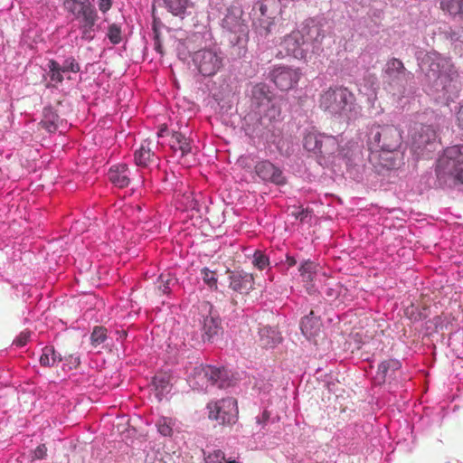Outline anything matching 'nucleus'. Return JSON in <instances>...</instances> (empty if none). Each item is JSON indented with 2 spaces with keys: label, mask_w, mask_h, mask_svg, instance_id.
<instances>
[{
  "label": "nucleus",
  "mask_w": 463,
  "mask_h": 463,
  "mask_svg": "<svg viewBox=\"0 0 463 463\" xmlns=\"http://www.w3.org/2000/svg\"><path fill=\"white\" fill-rule=\"evenodd\" d=\"M169 375L165 373H160L154 376L152 383L157 392V396H162L169 392Z\"/></svg>",
  "instance_id": "7c9ffc66"
},
{
  "label": "nucleus",
  "mask_w": 463,
  "mask_h": 463,
  "mask_svg": "<svg viewBox=\"0 0 463 463\" xmlns=\"http://www.w3.org/2000/svg\"><path fill=\"white\" fill-rule=\"evenodd\" d=\"M355 106L354 94L342 85L331 86L322 90L318 97L319 109L336 118H349Z\"/></svg>",
  "instance_id": "f03ea898"
},
{
  "label": "nucleus",
  "mask_w": 463,
  "mask_h": 463,
  "mask_svg": "<svg viewBox=\"0 0 463 463\" xmlns=\"http://www.w3.org/2000/svg\"><path fill=\"white\" fill-rule=\"evenodd\" d=\"M242 11L237 7H232L227 10V14L222 19V28L229 33V41L233 46H238V54L245 52L246 44L249 40V29L247 24L241 19Z\"/></svg>",
  "instance_id": "7ed1b4c3"
},
{
  "label": "nucleus",
  "mask_w": 463,
  "mask_h": 463,
  "mask_svg": "<svg viewBox=\"0 0 463 463\" xmlns=\"http://www.w3.org/2000/svg\"><path fill=\"white\" fill-rule=\"evenodd\" d=\"M204 463H239L235 460H226L224 452L221 449L213 450L204 458Z\"/></svg>",
  "instance_id": "c9c22d12"
},
{
  "label": "nucleus",
  "mask_w": 463,
  "mask_h": 463,
  "mask_svg": "<svg viewBox=\"0 0 463 463\" xmlns=\"http://www.w3.org/2000/svg\"><path fill=\"white\" fill-rule=\"evenodd\" d=\"M93 305V307H89V310L95 309L100 312L105 307L104 301L99 298L96 294L89 292V306Z\"/></svg>",
  "instance_id": "a19ab883"
},
{
  "label": "nucleus",
  "mask_w": 463,
  "mask_h": 463,
  "mask_svg": "<svg viewBox=\"0 0 463 463\" xmlns=\"http://www.w3.org/2000/svg\"><path fill=\"white\" fill-rule=\"evenodd\" d=\"M400 130L393 125H373L370 129L369 144L372 149L392 153L402 145Z\"/></svg>",
  "instance_id": "20e7f679"
},
{
  "label": "nucleus",
  "mask_w": 463,
  "mask_h": 463,
  "mask_svg": "<svg viewBox=\"0 0 463 463\" xmlns=\"http://www.w3.org/2000/svg\"><path fill=\"white\" fill-rule=\"evenodd\" d=\"M229 288L235 293L232 299L233 305L241 304L244 297L254 288V278L250 273L231 271Z\"/></svg>",
  "instance_id": "9d476101"
},
{
  "label": "nucleus",
  "mask_w": 463,
  "mask_h": 463,
  "mask_svg": "<svg viewBox=\"0 0 463 463\" xmlns=\"http://www.w3.org/2000/svg\"><path fill=\"white\" fill-rule=\"evenodd\" d=\"M321 134H314L309 133L304 138V146L307 150L314 152L316 154L319 153V145H320V137Z\"/></svg>",
  "instance_id": "473e14b6"
},
{
  "label": "nucleus",
  "mask_w": 463,
  "mask_h": 463,
  "mask_svg": "<svg viewBox=\"0 0 463 463\" xmlns=\"http://www.w3.org/2000/svg\"><path fill=\"white\" fill-rule=\"evenodd\" d=\"M48 69V76L50 77L51 81L53 83H47V88L51 86H55V84L62 82L64 79L63 74L65 72H63L61 64L58 61L54 60L49 61Z\"/></svg>",
  "instance_id": "c756f323"
},
{
  "label": "nucleus",
  "mask_w": 463,
  "mask_h": 463,
  "mask_svg": "<svg viewBox=\"0 0 463 463\" xmlns=\"http://www.w3.org/2000/svg\"><path fill=\"white\" fill-rule=\"evenodd\" d=\"M107 37L112 44H118L122 41L121 26L117 24H109Z\"/></svg>",
  "instance_id": "f704fd0d"
},
{
  "label": "nucleus",
  "mask_w": 463,
  "mask_h": 463,
  "mask_svg": "<svg viewBox=\"0 0 463 463\" xmlns=\"http://www.w3.org/2000/svg\"><path fill=\"white\" fill-rule=\"evenodd\" d=\"M260 341L265 347H273L281 342V336L277 329L269 326H263L260 329Z\"/></svg>",
  "instance_id": "393cba45"
},
{
  "label": "nucleus",
  "mask_w": 463,
  "mask_h": 463,
  "mask_svg": "<svg viewBox=\"0 0 463 463\" xmlns=\"http://www.w3.org/2000/svg\"><path fill=\"white\" fill-rule=\"evenodd\" d=\"M108 339V329L103 326H95L90 334V345L94 348H104Z\"/></svg>",
  "instance_id": "c85d7f7f"
},
{
  "label": "nucleus",
  "mask_w": 463,
  "mask_h": 463,
  "mask_svg": "<svg viewBox=\"0 0 463 463\" xmlns=\"http://www.w3.org/2000/svg\"><path fill=\"white\" fill-rule=\"evenodd\" d=\"M286 262L289 267H293L297 264V260L293 256L287 255Z\"/></svg>",
  "instance_id": "5fc2aeb1"
},
{
  "label": "nucleus",
  "mask_w": 463,
  "mask_h": 463,
  "mask_svg": "<svg viewBox=\"0 0 463 463\" xmlns=\"http://www.w3.org/2000/svg\"><path fill=\"white\" fill-rule=\"evenodd\" d=\"M187 0H165L169 11L174 15H179L184 13Z\"/></svg>",
  "instance_id": "72a5a7b5"
},
{
  "label": "nucleus",
  "mask_w": 463,
  "mask_h": 463,
  "mask_svg": "<svg viewBox=\"0 0 463 463\" xmlns=\"http://www.w3.org/2000/svg\"><path fill=\"white\" fill-rule=\"evenodd\" d=\"M157 429H158V431L163 435V436H171L172 434V427L170 426V422L168 421V420L166 418H162L160 419L158 421H157Z\"/></svg>",
  "instance_id": "37998d69"
},
{
  "label": "nucleus",
  "mask_w": 463,
  "mask_h": 463,
  "mask_svg": "<svg viewBox=\"0 0 463 463\" xmlns=\"http://www.w3.org/2000/svg\"><path fill=\"white\" fill-rule=\"evenodd\" d=\"M171 147L181 151L182 156H186L192 150L191 141L184 134L174 132L172 134Z\"/></svg>",
  "instance_id": "bb28decb"
},
{
  "label": "nucleus",
  "mask_w": 463,
  "mask_h": 463,
  "mask_svg": "<svg viewBox=\"0 0 463 463\" xmlns=\"http://www.w3.org/2000/svg\"><path fill=\"white\" fill-rule=\"evenodd\" d=\"M172 281V279L170 278V275H160L158 278L159 285L157 287L158 291L161 294H167L170 291V283Z\"/></svg>",
  "instance_id": "79ce46f5"
},
{
  "label": "nucleus",
  "mask_w": 463,
  "mask_h": 463,
  "mask_svg": "<svg viewBox=\"0 0 463 463\" xmlns=\"http://www.w3.org/2000/svg\"><path fill=\"white\" fill-rule=\"evenodd\" d=\"M271 80L275 85L283 91H287L294 88L301 76L298 69H293L287 66H279L274 68L270 73Z\"/></svg>",
  "instance_id": "f8f14e48"
},
{
  "label": "nucleus",
  "mask_w": 463,
  "mask_h": 463,
  "mask_svg": "<svg viewBox=\"0 0 463 463\" xmlns=\"http://www.w3.org/2000/svg\"><path fill=\"white\" fill-rule=\"evenodd\" d=\"M338 149V141L335 137L322 135L320 137L319 155L326 157L334 155Z\"/></svg>",
  "instance_id": "a878e982"
},
{
  "label": "nucleus",
  "mask_w": 463,
  "mask_h": 463,
  "mask_svg": "<svg viewBox=\"0 0 463 463\" xmlns=\"http://www.w3.org/2000/svg\"><path fill=\"white\" fill-rule=\"evenodd\" d=\"M201 274L203 277V282L211 288L217 289V276L216 272L209 269L208 268H203L201 270Z\"/></svg>",
  "instance_id": "e433bc0d"
},
{
  "label": "nucleus",
  "mask_w": 463,
  "mask_h": 463,
  "mask_svg": "<svg viewBox=\"0 0 463 463\" xmlns=\"http://www.w3.org/2000/svg\"><path fill=\"white\" fill-rule=\"evenodd\" d=\"M224 372L220 368L212 365H199L194 369L190 382L194 389L206 390L208 386L218 384L222 387V377Z\"/></svg>",
  "instance_id": "1a4fd4ad"
},
{
  "label": "nucleus",
  "mask_w": 463,
  "mask_h": 463,
  "mask_svg": "<svg viewBox=\"0 0 463 463\" xmlns=\"http://www.w3.org/2000/svg\"><path fill=\"white\" fill-rule=\"evenodd\" d=\"M61 120L57 112L52 107H46L43 111V118L40 125L43 128L46 129L49 133L55 132Z\"/></svg>",
  "instance_id": "412c9836"
},
{
  "label": "nucleus",
  "mask_w": 463,
  "mask_h": 463,
  "mask_svg": "<svg viewBox=\"0 0 463 463\" xmlns=\"http://www.w3.org/2000/svg\"><path fill=\"white\" fill-rule=\"evenodd\" d=\"M460 47L463 48V28H462V36L460 40Z\"/></svg>",
  "instance_id": "4d7b16f0"
},
{
  "label": "nucleus",
  "mask_w": 463,
  "mask_h": 463,
  "mask_svg": "<svg viewBox=\"0 0 463 463\" xmlns=\"http://www.w3.org/2000/svg\"><path fill=\"white\" fill-rule=\"evenodd\" d=\"M292 215L303 222L310 215V212L307 209H296V211L292 212Z\"/></svg>",
  "instance_id": "09e8293b"
},
{
  "label": "nucleus",
  "mask_w": 463,
  "mask_h": 463,
  "mask_svg": "<svg viewBox=\"0 0 463 463\" xmlns=\"http://www.w3.org/2000/svg\"><path fill=\"white\" fill-rule=\"evenodd\" d=\"M155 159V154L150 147V143L144 141L135 152V162L137 165L146 167Z\"/></svg>",
  "instance_id": "b1692460"
},
{
  "label": "nucleus",
  "mask_w": 463,
  "mask_h": 463,
  "mask_svg": "<svg viewBox=\"0 0 463 463\" xmlns=\"http://www.w3.org/2000/svg\"><path fill=\"white\" fill-rule=\"evenodd\" d=\"M166 131V127L165 126H162L160 130L158 131V137H163L164 136V133Z\"/></svg>",
  "instance_id": "6e6d98bb"
},
{
  "label": "nucleus",
  "mask_w": 463,
  "mask_h": 463,
  "mask_svg": "<svg viewBox=\"0 0 463 463\" xmlns=\"http://www.w3.org/2000/svg\"><path fill=\"white\" fill-rule=\"evenodd\" d=\"M439 9L453 19L463 21V0H439Z\"/></svg>",
  "instance_id": "4be33fe9"
},
{
  "label": "nucleus",
  "mask_w": 463,
  "mask_h": 463,
  "mask_svg": "<svg viewBox=\"0 0 463 463\" xmlns=\"http://www.w3.org/2000/svg\"><path fill=\"white\" fill-rule=\"evenodd\" d=\"M269 419V413L267 411H264L262 412L261 417H258L256 419L257 423L259 424H265Z\"/></svg>",
  "instance_id": "603ef678"
},
{
  "label": "nucleus",
  "mask_w": 463,
  "mask_h": 463,
  "mask_svg": "<svg viewBox=\"0 0 463 463\" xmlns=\"http://www.w3.org/2000/svg\"><path fill=\"white\" fill-rule=\"evenodd\" d=\"M449 463H458V461H452V462H449Z\"/></svg>",
  "instance_id": "bf43d9fd"
},
{
  "label": "nucleus",
  "mask_w": 463,
  "mask_h": 463,
  "mask_svg": "<svg viewBox=\"0 0 463 463\" xmlns=\"http://www.w3.org/2000/svg\"><path fill=\"white\" fill-rule=\"evenodd\" d=\"M33 459H43L46 456L47 448L44 444H41L33 450Z\"/></svg>",
  "instance_id": "de8ad7c7"
},
{
  "label": "nucleus",
  "mask_w": 463,
  "mask_h": 463,
  "mask_svg": "<svg viewBox=\"0 0 463 463\" xmlns=\"http://www.w3.org/2000/svg\"><path fill=\"white\" fill-rule=\"evenodd\" d=\"M462 36V28L458 31L450 29L447 32V38L449 39L452 43H460Z\"/></svg>",
  "instance_id": "49530a36"
},
{
  "label": "nucleus",
  "mask_w": 463,
  "mask_h": 463,
  "mask_svg": "<svg viewBox=\"0 0 463 463\" xmlns=\"http://www.w3.org/2000/svg\"><path fill=\"white\" fill-rule=\"evenodd\" d=\"M193 61L199 72L204 77L215 75L223 65L221 52L213 49H202L194 52Z\"/></svg>",
  "instance_id": "6e6552de"
},
{
  "label": "nucleus",
  "mask_w": 463,
  "mask_h": 463,
  "mask_svg": "<svg viewBox=\"0 0 463 463\" xmlns=\"http://www.w3.org/2000/svg\"><path fill=\"white\" fill-rule=\"evenodd\" d=\"M62 357L61 354H58L53 346H45L43 349V354L40 357V364L43 366H54L61 362Z\"/></svg>",
  "instance_id": "cd10ccee"
},
{
  "label": "nucleus",
  "mask_w": 463,
  "mask_h": 463,
  "mask_svg": "<svg viewBox=\"0 0 463 463\" xmlns=\"http://www.w3.org/2000/svg\"><path fill=\"white\" fill-rule=\"evenodd\" d=\"M266 106L268 109L263 112L261 111L263 116L268 118L270 121L278 120L281 115L280 103L271 99V102Z\"/></svg>",
  "instance_id": "2f4dec72"
},
{
  "label": "nucleus",
  "mask_w": 463,
  "mask_h": 463,
  "mask_svg": "<svg viewBox=\"0 0 463 463\" xmlns=\"http://www.w3.org/2000/svg\"><path fill=\"white\" fill-rule=\"evenodd\" d=\"M298 31L303 35L307 45H311L313 50L320 46L325 37L322 24L312 18L305 20Z\"/></svg>",
  "instance_id": "ddd939ff"
},
{
  "label": "nucleus",
  "mask_w": 463,
  "mask_h": 463,
  "mask_svg": "<svg viewBox=\"0 0 463 463\" xmlns=\"http://www.w3.org/2000/svg\"><path fill=\"white\" fill-rule=\"evenodd\" d=\"M61 67L65 73L68 71L78 72L80 71V65L73 58L66 60Z\"/></svg>",
  "instance_id": "c03bdc74"
},
{
  "label": "nucleus",
  "mask_w": 463,
  "mask_h": 463,
  "mask_svg": "<svg viewBox=\"0 0 463 463\" xmlns=\"http://www.w3.org/2000/svg\"><path fill=\"white\" fill-rule=\"evenodd\" d=\"M198 320L202 326L203 337L207 341H213L222 332V321L214 311L213 305L208 301H202L198 305Z\"/></svg>",
  "instance_id": "423d86ee"
},
{
  "label": "nucleus",
  "mask_w": 463,
  "mask_h": 463,
  "mask_svg": "<svg viewBox=\"0 0 463 463\" xmlns=\"http://www.w3.org/2000/svg\"><path fill=\"white\" fill-rule=\"evenodd\" d=\"M99 162V163H103V162H105V157H102Z\"/></svg>",
  "instance_id": "13d9d810"
},
{
  "label": "nucleus",
  "mask_w": 463,
  "mask_h": 463,
  "mask_svg": "<svg viewBox=\"0 0 463 463\" xmlns=\"http://www.w3.org/2000/svg\"><path fill=\"white\" fill-rule=\"evenodd\" d=\"M89 27L92 26L95 21L98 19V13L94 7L89 5Z\"/></svg>",
  "instance_id": "3c124183"
},
{
  "label": "nucleus",
  "mask_w": 463,
  "mask_h": 463,
  "mask_svg": "<svg viewBox=\"0 0 463 463\" xmlns=\"http://www.w3.org/2000/svg\"><path fill=\"white\" fill-rule=\"evenodd\" d=\"M108 176L109 181L118 188L127 187L130 183L129 170L124 164L111 166Z\"/></svg>",
  "instance_id": "a211bd4d"
},
{
  "label": "nucleus",
  "mask_w": 463,
  "mask_h": 463,
  "mask_svg": "<svg viewBox=\"0 0 463 463\" xmlns=\"http://www.w3.org/2000/svg\"><path fill=\"white\" fill-rule=\"evenodd\" d=\"M321 328V321L318 317L314 316V311L302 318L300 323V329L303 335L311 338L318 335Z\"/></svg>",
  "instance_id": "aec40b11"
},
{
  "label": "nucleus",
  "mask_w": 463,
  "mask_h": 463,
  "mask_svg": "<svg viewBox=\"0 0 463 463\" xmlns=\"http://www.w3.org/2000/svg\"><path fill=\"white\" fill-rule=\"evenodd\" d=\"M252 263L256 268L262 270L269 264V260L263 252L257 250L253 255Z\"/></svg>",
  "instance_id": "58836bf2"
},
{
  "label": "nucleus",
  "mask_w": 463,
  "mask_h": 463,
  "mask_svg": "<svg viewBox=\"0 0 463 463\" xmlns=\"http://www.w3.org/2000/svg\"><path fill=\"white\" fill-rule=\"evenodd\" d=\"M70 8L75 14L81 16L84 21H87V5H85V0H72Z\"/></svg>",
  "instance_id": "4c0bfd02"
},
{
  "label": "nucleus",
  "mask_w": 463,
  "mask_h": 463,
  "mask_svg": "<svg viewBox=\"0 0 463 463\" xmlns=\"http://www.w3.org/2000/svg\"><path fill=\"white\" fill-rule=\"evenodd\" d=\"M257 175L264 181L276 184H284L285 177L282 171L268 160L259 162L255 166Z\"/></svg>",
  "instance_id": "2eb2a0df"
},
{
  "label": "nucleus",
  "mask_w": 463,
  "mask_h": 463,
  "mask_svg": "<svg viewBox=\"0 0 463 463\" xmlns=\"http://www.w3.org/2000/svg\"><path fill=\"white\" fill-rule=\"evenodd\" d=\"M437 134L430 126H421L412 136V149L421 156H428L436 148Z\"/></svg>",
  "instance_id": "9b49d317"
},
{
  "label": "nucleus",
  "mask_w": 463,
  "mask_h": 463,
  "mask_svg": "<svg viewBox=\"0 0 463 463\" xmlns=\"http://www.w3.org/2000/svg\"><path fill=\"white\" fill-rule=\"evenodd\" d=\"M343 291H346V288L339 284H335L334 287H326L325 294L330 300H333L340 298V295Z\"/></svg>",
  "instance_id": "ea45409f"
},
{
  "label": "nucleus",
  "mask_w": 463,
  "mask_h": 463,
  "mask_svg": "<svg viewBox=\"0 0 463 463\" xmlns=\"http://www.w3.org/2000/svg\"><path fill=\"white\" fill-rule=\"evenodd\" d=\"M317 268L315 262L305 260L298 269L302 282L309 294L315 291L313 281L317 275Z\"/></svg>",
  "instance_id": "6ab92c4d"
},
{
  "label": "nucleus",
  "mask_w": 463,
  "mask_h": 463,
  "mask_svg": "<svg viewBox=\"0 0 463 463\" xmlns=\"http://www.w3.org/2000/svg\"><path fill=\"white\" fill-rule=\"evenodd\" d=\"M439 167L445 174L463 184V144L447 147L439 161Z\"/></svg>",
  "instance_id": "0eeeda50"
},
{
  "label": "nucleus",
  "mask_w": 463,
  "mask_h": 463,
  "mask_svg": "<svg viewBox=\"0 0 463 463\" xmlns=\"http://www.w3.org/2000/svg\"><path fill=\"white\" fill-rule=\"evenodd\" d=\"M406 68L403 62L397 58L390 59L383 71V76L388 80L389 83H397L405 77Z\"/></svg>",
  "instance_id": "f3484780"
},
{
  "label": "nucleus",
  "mask_w": 463,
  "mask_h": 463,
  "mask_svg": "<svg viewBox=\"0 0 463 463\" xmlns=\"http://www.w3.org/2000/svg\"><path fill=\"white\" fill-rule=\"evenodd\" d=\"M402 367L401 362L396 359H388L382 362L378 366L377 377L382 382L392 377L393 373Z\"/></svg>",
  "instance_id": "5701e85b"
},
{
  "label": "nucleus",
  "mask_w": 463,
  "mask_h": 463,
  "mask_svg": "<svg viewBox=\"0 0 463 463\" xmlns=\"http://www.w3.org/2000/svg\"><path fill=\"white\" fill-rule=\"evenodd\" d=\"M272 94L269 88L265 83L254 84L250 90V101L251 105L259 109V113H261V108L266 107L271 102Z\"/></svg>",
  "instance_id": "dca6fc26"
},
{
  "label": "nucleus",
  "mask_w": 463,
  "mask_h": 463,
  "mask_svg": "<svg viewBox=\"0 0 463 463\" xmlns=\"http://www.w3.org/2000/svg\"><path fill=\"white\" fill-rule=\"evenodd\" d=\"M457 121L459 128H463V105L457 113Z\"/></svg>",
  "instance_id": "864d4df0"
},
{
  "label": "nucleus",
  "mask_w": 463,
  "mask_h": 463,
  "mask_svg": "<svg viewBox=\"0 0 463 463\" xmlns=\"http://www.w3.org/2000/svg\"><path fill=\"white\" fill-rule=\"evenodd\" d=\"M99 9L106 14L112 6V0H96Z\"/></svg>",
  "instance_id": "8fccbe9b"
},
{
  "label": "nucleus",
  "mask_w": 463,
  "mask_h": 463,
  "mask_svg": "<svg viewBox=\"0 0 463 463\" xmlns=\"http://www.w3.org/2000/svg\"><path fill=\"white\" fill-rule=\"evenodd\" d=\"M30 338V333L27 331L21 332L20 335L14 340V345L17 347L24 346Z\"/></svg>",
  "instance_id": "a18cd8bd"
},
{
  "label": "nucleus",
  "mask_w": 463,
  "mask_h": 463,
  "mask_svg": "<svg viewBox=\"0 0 463 463\" xmlns=\"http://www.w3.org/2000/svg\"><path fill=\"white\" fill-rule=\"evenodd\" d=\"M208 417L220 425L231 426L237 422L239 409L237 400L232 397L223 398L207 404Z\"/></svg>",
  "instance_id": "39448f33"
},
{
  "label": "nucleus",
  "mask_w": 463,
  "mask_h": 463,
  "mask_svg": "<svg viewBox=\"0 0 463 463\" xmlns=\"http://www.w3.org/2000/svg\"><path fill=\"white\" fill-rule=\"evenodd\" d=\"M425 75L430 81L440 87L448 99L457 97L461 90L458 72L451 59L438 52L428 53L423 61Z\"/></svg>",
  "instance_id": "f257e3e1"
},
{
  "label": "nucleus",
  "mask_w": 463,
  "mask_h": 463,
  "mask_svg": "<svg viewBox=\"0 0 463 463\" xmlns=\"http://www.w3.org/2000/svg\"><path fill=\"white\" fill-rule=\"evenodd\" d=\"M280 45L288 55L296 59L302 60L307 56V49L306 46L307 45L304 41L303 35L298 29L287 34Z\"/></svg>",
  "instance_id": "4468645a"
}]
</instances>
